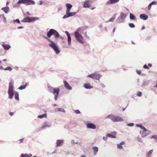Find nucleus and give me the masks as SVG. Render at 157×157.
Wrapping results in <instances>:
<instances>
[{
  "instance_id": "1",
  "label": "nucleus",
  "mask_w": 157,
  "mask_h": 157,
  "mask_svg": "<svg viewBox=\"0 0 157 157\" xmlns=\"http://www.w3.org/2000/svg\"><path fill=\"white\" fill-rule=\"evenodd\" d=\"M83 30L81 28H78L74 33L75 37L79 43L83 44L84 43V39L81 34Z\"/></svg>"
},
{
  "instance_id": "2",
  "label": "nucleus",
  "mask_w": 157,
  "mask_h": 157,
  "mask_svg": "<svg viewBox=\"0 0 157 157\" xmlns=\"http://www.w3.org/2000/svg\"><path fill=\"white\" fill-rule=\"evenodd\" d=\"M52 35H53L56 38H59V33L56 30L53 29H51L47 33V37L44 36H42L48 40V39H50Z\"/></svg>"
},
{
  "instance_id": "3",
  "label": "nucleus",
  "mask_w": 157,
  "mask_h": 157,
  "mask_svg": "<svg viewBox=\"0 0 157 157\" xmlns=\"http://www.w3.org/2000/svg\"><path fill=\"white\" fill-rule=\"evenodd\" d=\"M48 42L49 43V46L52 48L56 54H58L60 52L59 50L57 44L54 41L50 39H48Z\"/></svg>"
},
{
  "instance_id": "4",
  "label": "nucleus",
  "mask_w": 157,
  "mask_h": 157,
  "mask_svg": "<svg viewBox=\"0 0 157 157\" xmlns=\"http://www.w3.org/2000/svg\"><path fill=\"white\" fill-rule=\"evenodd\" d=\"M106 118L109 119L113 122H118L124 121L123 119L121 117L113 114H110L107 116Z\"/></svg>"
},
{
  "instance_id": "5",
  "label": "nucleus",
  "mask_w": 157,
  "mask_h": 157,
  "mask_svg": "<svg viewBox=\"0 0 157 157\" xmlns=\"http://www.w3.org/2000/svg\"><path fill=\"white\" fill-rule=\"evenodd\" d=\"M8 93L9 94L8 98L10 99H12L14 95V91L13 90V84L11 82H10L9 83Z\"/></svg>"
},
{
  "instance_id": "6",
  "label": "nucleus",
  "mask_w": 157,
  "mask_h": 157,
  "mask_svg": "<svg viewBox=\"0 0 157 157\" xmlns=\"http://www.w3.org/2000/svg\"><path fill=\"white\" fill-rule=\"evenodd\" d=\"M102 76L101 75L97 72H95L91 74L88 75L86 77L92 79L99 80Z\"/></svg>"
},
{
  "instance_id": "7",
  "label": "nucleus",
  "mask_w": 157,
  "mask_h": 157,
  "mask_svg": "<svg viewBox=\"0 0 157 157\" xmlns=\"http://www.w3.org/2000/svg\"><path fill=\"white\" fill-rule=\"evenodd\" d=\"M17 4H24L26 6L34 5L35 2L33 0H19L17 2Z\"/></svg>"
},
{
  "instance_id": "8",
  "label": "nucleus",
  "mask_w": 157,
  "mask_h": 157,
  "mask_svg": "<svg viewBox=\"0 0 157 157\" xmlns=\"http://www.w3.org/2000/svg\"><path fill=\"white\" fill-rule=\"evenodd\" d=\"M126 17V13H121L120 15L118 17L116 20L117 22L118 23H121L124 22V20Z\"/></svg>"
},
{
  "instance_id": "9",
  "label": "nucleus",
  "mask_w": 157,
  "mask_h": 157,
  "mask_svg": "<svg viewBox=\"0 0 157 157\" xmlns=\"http://www.w3.org/2000/svg\"><path fill=\"white\" fill-rule=\"evenodd\" d=\"M38 20V18L37 17H27L23 19L21 21L23 22H30L35 21L36 20Z\"/></svg>"
},
{
  "instance_id": "10",
  "label": "nucleus",
  "mask_w": 157,
  "mask_h": 157,
  "mask_svg": "<svg viewBox=\"0 0 157 157\" xmlns=\"http://www.w3.org/2000/svg\"><path fill=\"white\" fill-rule=\"evenodd\" d=\"M66 12V14L64 15L62 17V18L63 19H66L69 17L74 16L76 14V12Z\"/></svg>"
},
{
  "instance_id": "11",
  "label": "nucleus",
  "mask_w": 157,
  "mask_h": 157,
  "mask_svg": "<svg viewBox=\"0 0 157 157\" xmlns=\"http://www.w3.org/2000/svg\"><path fill=\"white\" fill-rule=\"evenodd\" d=\"M92 1L91 0H86L84 2V4L83 6V7L84 8H89L90 7V6L92 4Z\"/></svg>"
},
{
  "instance_id": "12",
  "label": "nucleus",
  "mask_w": 157,
  "mask_h": 157,
  "mask_svg": "<svg viewBox=\"0 0 157 157\" xmlns=\"http://www.w3.org/2000/svg\"><path fill=\"white\" fill-rule=\"evenodd\" d=\"M86 126L87 128L95 129L96 128V125L94 124L91 123L87 124Z\"/></svg>"
},
{
  "instance_id": "13",
  "label": "nucleus",
  "mask_w": 157,
  "mask_h": 157,
  "mask_svg": "<svg viewBox=\"0 0 157 157\" xmlns=\"http://www.w3.org/2000/svg\"><path fill=\"white\" fill-rule=\"evenodd\" d=\"M52 124L51 123L47 122H45L44 123L43 125L41 127V129L46 128H48L51 127Z\"/></svg>"
},
{
  "instance_id": "14",
  "label": "nucleus",
  "mask_w": 157,
  "mask_h": 157,
  "mask_svg": "<svg viewBox=\"0 0 157 157\" xmlns=\"http://www.w3.org/2000/svg\"><path fill=\"white\" fill-rule=\"evenodd\" d=\"M2 46L6 50H8L11 48V46L10 45L6 44L4 42L2 43Z\"/></svg>"
},
{
  "instance_id": "15",
  "label": "nucleus",
  "mask_w": 157,
  "mask_h": 157,
  "mask_svg": "<svg viewBox=\"0 0 157 157\" xmlns=\"http://www.w3.org/2000/svg\"><path fill=\"white\" fill-rule=\"evenodd\" d=\"M63 83L64 84V86L67 89L69 90H72V88L69 85L66 81H63Z\"/></svg>"
},
{
  "instance_id": "16",
  "label": "nucleus",
  "mask_w": 157,
  "mask_h": 157,
  "mask_svg": "<svg viewBox=\"0 0 157 157\" xmlns=\"http://www.w3.org/2000/svg\"><path fill=\"white\" fill-rule=\"evenodd\" d=\"M150 133V131L147 129L146 131H143L141 135V136L142 138H144L146 137Z\"/></svg>"
},
{
  "instance_id": "17",
  "label": "nucleus",
  "mask_w": 157,
  "mask_h": 157,
  "mask_svg": "<svg viewBox=\"0 0 157 157\" xmlns=\"http://www.w3.org/2000/svg\"><path fill=\"white\" fill-rule=\"evenodd\" d=\"M92 149L93 151L94 155H96L98 151V147L96 146H94L92 147Z\"/></svg>"
},
{
  "instance_id": "18",
  "label": "nucleus",
  "mask_w": 157,
  "mask_h": 157,
  "mask_svg": "<svg viewBox=\"0 0 157 157\" xmlns=\"http://www.w3.org/2000/svg\"><path fill=\"white\" fill-rule=\"evenodd\" d=\"M53 90L54 94L55 95L58 96L60 90L59 89V88H53Z\"/></svg>"
},
{
  "instance_id": "19",
  "label": "nucleus",
  "mask_w": 157,
  "mask_h": 157,
  "mask_svg": "<svg viewBox=\"0 0 157 157\" xmlns=\"http://www.w3.org/2000/svg\"><path fill=\"white\" fill-rule=\"evenodd\" d=\"M63 140H57L56 142V147L61 146L63 143Z\"/></svg>"
},
{
  "instance_id": "20",
  "label": "nucleus",
  "mask_w": 157,
  "mask_h": 157,
  "mask_svg": "<svg viewBox=\"0 0 157 157\" xmlns=\"http://www.w3.org/2000/svg\"><path fill=\"white\" fill-rule=\"evenodd\" d=\"M84 87L86 89H92L93 87L91 86L89 83H85L84 85Z\"/></svg>"
},
{
  "instance_id": "21",
  "label": "nucleus",
  "mask_w": 157,
  "mask_h": 157,
  "mask_svg": "<svg viewBox=\"0 0 157 157\" xmlns=\"http://www.w3.org/2000/svg\"><path fill=\"white\" fill-rule=\"evenodd\" d=\"M66 6L67 8L66 12H68L69 11H70L71 9V8L72 6L71 4L69 3H67L66 4Z\"/></svg>"
},
{
  "instance_id": "22",
  "label": "nucleus",
  "mask_w": 157,
  "mask_h": 157,
  "mask_svg": "<svg viewBox=\"0 0 157 157\" xmlns=\"http://www.w3.org/2000/svg\"><path fill=\"white\" fill-rule=\"evenodd\" d=\"M120 0H109L107 2V4H113L114 3H116L119 2Z\"/></svg>"
},
{
  "instance_id": "23",
  "label": "nucleus",
  "mask_w": 157,
  "mask_h": 157,
  "mask_svg": "<svg viewBox=\"0 0 157 157\" xmlns=\"http://www.w3.org/2000/svg\"><path fill=\"white\" fill-rule=\"evenodd\" d=\"M157 4V2L156 1H153L150 3L148 5V9L149 10H150L151 9V7L153 5H155Z\"/></svg>"
},
{
  "instance_id": "24",
  "label": "nucleus",
  "mask_w": 157,
  "mask_h": 157,
  "mask_svg": "<svg viewBox=\"0 0 157 157\" xmlns=\"http://www.w3.org/2000/svg\"><path fill=\"white\" fill-rule=\"evenodd\" d=\"M140 17L141 19L144 20H146L148 18V16L145 14H141L140 15Z\"/></svg>"
},
{
  "instance_id": "25",
  "label": "nucleus",
  "mask_w": 157,
  "mask_h": 157,
  "mask_svg": "<svg viewBox=\"0 0 157 157\" xmlns=\"http://www.w3.org/2000/svg\"><path fill=\"white\" fill-rule=\"evenodd\" d=\"M153 151V149H151L147 152L146 154V157H151Z\"/></svg>"
},
{
  "instance_id": "26",
  "label": "nucleus",
  "mask_w": 157,
  "mask_h": 157,
  "mask_svg": "<svg viewBox=\"0 0 157 157\" xmlns=\"http://www.w3.org/2000/svg\"><path fill=\"white\" fill-rule=\"evenodd\" d=\"M136 126L137 127H140V128L141 129L143 130V131H146L147 129L145 128V127L143 126L141 124H136Z\"/></svg>"
},
{
  "instance_id": "27",
  "label": "nucleus",
  "mask_w": 157,
  "mask_h": 157,
  "mask_svg": "<svg viewBox=\"0 0 157 157\" xmlns=\"http://www.w3.org/2000/svg\"><path fill=\"white\" fill-rule=\"evenodd\" d=\"M2 10H3L5 13H7L9 10V8L8 6L2 8Z\"/></svg>"
},
{
  "instance_id": "28",
  "label": "nucleus",
  "mask_w": 157,
  "mask_h": 157,
  "mask_svg": "<svg viewBox=\"0 0 157 157\" xmlns=\"http://www.w3.org/2000/svg\"><path fill=\"white\" fill-rule=\"evenodd\" d=\"M67 37V41H68V44L69 46H70L71 44V35L68 36Z\"/></svg>"
},
{
  "instance_id": "29",
  "label": "nucleus",
  "mask_w": 157,
  "mask_h": 157,
  "mask_svg": "<svg viewBox=\"0 0 157 157\" xmlns=\"http://www.w3.org/2000/svg\"><path fill=\"white\" fill-rule=\"evenodd\" d=\"M15 98L16 100L17 101L19 100V94L17 92H15Z\"/></svg>"
},
{
  "instance_id": "30",
  "label": "nucleus",
  "mask_w": 157,
  "mask_h": 157,
  "mask_svg": "<svg viewBox=\"0 0 157 157\" xmlns=\"http://www.w3.org/2000/svg\"><path fill=\"white\" fill-rule=\"evenodd\" d=\"M130 19L131 20H135L136 19L135 17L132 13H130Z\"/></svg>"
},
{
  "instance_id": "31",
  "label": "nucleus",
  "mask_w": 157,
  "mask_h": 157,
  "mask_svg": "<svg viewBox=\"0 0 157 157\" xmlns=\"http://www.w3.org/2000/svg\"><path fill=\"white\" fill-rule=\"evenodd\" d=\"M38 117L39 118H42L44 117H46L47 115L46 113H44L38 116Z\"/></svg>"
},
{
  "instance_id": "32",
  "label": "nucleus",
  "mask_w": 157,
  "mask_h": 157,
  "mask_svg": "<svg viewBox=\"0 0 157 157\" xmlns=\"http://www.w3.org/2000/svg\"><path fill=\"white\" fill-rule=\"evenodd\" d=\"M26 86L27 84H26L25 85L20 86L18 89L20 90L24 89L26 88Z\"/></svg>"
},
{
  "instance_id": "33",
  "label": "nucleus",
  "mask_w": 157,
  "mask_h": 157,
  "mask_svg": "<svg viewBox=\"0 0 157 157\" xmlns=\"http://www.w3.org/2000/svg\"><path fill=\"white\" fill-rule=\"evenodd\" d=\"M115 16H114L111 17L109 20L106 21L105 22L107 23L109 22H113L115 19Z\"/></svg>"
},
{
  "instance_id": "34",
  "label": "nucleus",
  "mask_w": 157,
  "mask_h": 157,
  "mask_svg": "<svg viewBox=\"0 0 157 157\" xmlns=\"http://www.w3.org/2000/svg\"><path fill=\"white\" fill-rule=\"evenodd\" d=\"M0 17L2 18L3 21L5 22H6V17H5V16L4 14H1V15H0Z\"/></svg>"
},
{
  "instance_id": "35",
  "label": "nucleus",
  "mask_w": 157,
  "mask_h": 157,
  "mask_svg": "<svg viewBox=\"0 0 157 157\" xmlns=\"http://www.w3.org/2000/svg\"><path fill=\"white\" fill-rule=\"evenodd\" d=\"M3 69L5 71H11L12 70V68L10 67H8L5 68H3Z\"/></svg>"
},
{
  "instance_id": "36",
  "label": "nucleus",
  "mask_w": 157,
  "mask_h": 157,
  "mask_svg": "<svg viewBox=\"0 0 157 157\" xmlns=\"http://www.w3.org/2000/svg\"><path fill=\"white\" fill-rule=\"evenodd\" d=\"M107 137H109L110 138H115V136H113L111 134H108L106 135Z\"/></svg>"
},
{
  "instance_id": "37",
  "label": "nucleus",
  "mask_w": 157,
  "mask_h": 157,
  "mask_svg": "<svg viewBox=\"0 0 157 157\" xmlns=\"http://www.w3.org/2000/svg\"><path fill=\"white\" fill-rule=\"evenodd\" d=\"M58 111L59 112H62L65 113V110L62 108H58L57 109Z\"/></svg>"
},
{
  "instance_id": "38",
  "label": "nucleus",
  "mask_w": 157,
  "mask_h": 157,
  "mask_svg": "<svg viewBox=\"0 0 157 157\" xmlns=\"http://www.w3.org/2000/svg\"><path fill=\"white\" fill-rule=\"evenodd\" d=\"M117 147L118 148L120 149H123V147L122 146V145H121L120 144V143L117 144Z\"/></svg>"
},
{
  "instance_id": "39",
  "label": "nucleus",
  "mask_w": 157,
  "mask_h": 157,
  "mask_svg": "<svg viewBox=\"0 0 157 157\" xmlns=\"http://www.w3.org/2000/svg\"><path fill=\"white\" fill-rule=\"evenodd\" d=\"M137 139L138 141L139 142L142 143L143 140L139 136H138L137 137Z\"/></svg>"
},
{
  "instance_id": "40",
  "label": "nucleus",
  "mask_w": 157,
  "mask_h": 157,
  "mask_svg": "<svg viewBox=\"0 0 157 157\" xmlns=\"http://www.w3.org/2000/svg\"><path fill=\"white\" fill-rule=\"evenodd\" d=\"M13 22H17V23H19L20 22V21L18 19H16V20H14L11 21V23Z\"/></svg>"
},
{
  "instance_id": "41",
  "label": "nucleus",
  "mask_w": 157,
  "mask_h": 157,
  "mask_svg": "<svg viewBox=\"0 0 157 157\" xmlns=\"http://www.w3.org/2000/svg\"><path fill=\"white\" fill-rule=\"evenodd\" d=\"M128 25L131 28H133L135 27L133 23H129Z\"/></svg>"
},
{
  "instance_id": "42",
  "label": "nucleus",
  "mask_w": 157,
  "mask_h": 157,
  "mask_svg": "<svg viewBox=\"0 0 157 157\" xmlns=\"http://www.w3.org/2000/svg\"><path fill=\"white\" fill-rule=\"evenodd\" d=\"M134 124L133 123H129L127 124V125L128 126L132 127L134 126Z\"/></svg>"
},
{
  "instance_id": "43",
  "label": "nucleus",
  "mask_w": 157,
  "mask_h": 157,
  "mask_svg": "<svg viewBox=\"0 0 157 157\" xmlns=\"http://www.w3.org/2000/svg\"><path fill=\"white\" fill-rule=\"evenodd\" d=\"M20 157H27L26 154H21V155Z\"/></svg>"
},
{
  "instance_id": "44",
  "label": "nucleus",
  "mask_w": 157,
  "mask_h": 157,
  "mask_svg": "<svg viewBox=\"0 0 157 157\" xmlns=\"http://www.w3.org/2000/svg\"><path fill=\"white\" fill-rule=\"evenodd\" d=\"M74 112L76 114H79L80 113L79 110H76L74 111Z\"/></svg>"
},
{
  "instance_id": "45",
  "label": "nucleus",
  "mask_w": 157,
  "mask_h": 157,
  "mask_svg": "<svg viewBox=\"0 0 157 157\" xmlns=\"http://www.w3.org/2000/svg\"><path fill=\"white\" fill-rule=\"evenodd\" d=\"M142 95V93L140 92H138L137 93V95L139 97L141 96Z\"/></svg>"
},
{
  "instance_id": "46",
  "label": "nucleus",
  "mask_w": 157,
  "mask_h": 157,
  "mask_svg": "<svg viewBox=\"0 0 157 157\" xmlns=\"http://www.w3.org/2000/svg\"><path fill=\"white\" fill-rule=\"evenodd\" d=\"M151 138H154L155 139H157V135H154L152 136L151 137Z\"/></svg>"
},
{
  "instance_id": "47",
  "label": "nucleus",
  "mask_w": 157,
  "mask_h": 157,
  "mask_svg": "<svg viewBox=\"0 0 157 157\" xmlns=\"http://www.w3.org/2000/svg\"><path fill=\"white\" fill-rule=\"evenodd\" d=\"M143 67L145 69H149V67L147 66V65L146 64H145L143 66Z\"/></svg>"
},
{
  "instance_id": "48",
  "label": "nucleus",
  "mask_w": 157,
  "mask_h": 157,
  "mask_svg": "<svg viewBox=\"0 0 157 157\" xmlns=\"http://www.w3.org/2000/svg\"><path fill=\"white\" fill-rule=\"evenodd\" d=\"M136 72L138 74L140 75L141 73V71L140 70H136Z\"/></svg>"
},
{
  "instance_id": "49",
  "label": "nucleus",
  "mask_w": 157,
  "mask_h": 157,
  "mask_svg": "<svg viewBox=\"0 0 157 157\" xmlns=\"http://www.w3.org/2000/svg\"><path fill=\"white\" fill-rule=\"evenodd\" d=\"M100 85L102 88H104L105 87V85L102 83L100 84Z\"/></svg>"
},
{
  "instance_id": "50",
  "label": "nucleus",
  "mask_w": 157,
  "mask_h": 157,
  "mask_svg": "<svg viewBox=\"0 0 157 157\" xmlns=\"http://www.w3.org/2000/svg\"><path fill=\"white\" fill-rule=\"evenodd\" d=\"M27 156V157H31L32 156V155L31 154H26Z\"/></svg>"
},
{
  "instance_id": "51",
  "label": "nucleus",
  "mask_w": 157,
  "mask_h": 157,
  "mask_svg": "<svg viewBox=\"0 0 157 157\" xmlns=\"http://www.w3.org/2000/svg\"><path fill=\"white\" fill-rule=\"evenodd\" d=\"M65 33L67 35V36H69L70 35V34L67 31H66L65 32Z\"/></svg>"
},
{
  "instance_id": "52",
  "label": "nucleus",
  "mask_w": 157,
  "mask_h": 157,
  "mask_svg": "<svg viewBox=\"0 0 157 157\" xmlns=\"http://www.w3.org/2000/svg\"><path fill=\"white\" fill-rule=\"evenodd\" d=\"M103 25L102 24H100L99 25V27L100 28H101L102 27Z\"/></svg>"
},
{
  "instance_id": "53",
  "label": "nucleus",
  "mask_w": 157,
  "mask_h": 157,
  "mask_svg": "<svg viewBox=\"0 0 157 157\" xmlns=\"http://www.w3.org/2000/svg\"><path fill=\"white\" fill-rule=\"evenodd\" d=\"M1 63V62L0 61V64ZM0 69H3V67L1 65H0Z\"/></svg>"
},
{
  "instance_id": "54",
  "label": "nucleus",
  "mask_w": 157,
  "mask_h": 157,
  "mask_svg": "<svg viewBox=\"0 0 157 157\" xmlns=\"http://www.w3.org/2000/svg\"><path fill=\"white\" fill-rule=\"evenodd\" d=\"M124 144V141H122L120 143V144L122 145H123Z\"/></svg>"
},
{
  "instance_id": "55",
  "label": "nucleus",
  "mask_w": 157,
  "mask_h": 157,
  "mask_svg": "<svg viewBox=\"0 0 157 157\" xmlns=\"http://www.w3.org/2000/svg\"><path fill=\"white\" fill-rule=\"evenodd\" d=\"M103 139L105 140V141L107 139V137H105L104 136L103 137Z\"/></svg>"
},
{
  "instance_id": "56",
  "label": "nucleus",
  "mask_w": 157,
  "mask_h": 157,
  "mask_svg": "<svg viewBox=\"0 0 157 157\" xmlns=\"http://www.w3.org/2000/svg\"><path fill=\"white\" fill-rule=\"evenodd\" d=\"M43 4V2L42 1H40L39 2V4L40 5H42Z\"/></svg>"
},
{
  "instance_id": "57",
  "label": "nucleus",
  "mask_w": 157,
  "mask_h": 157,
  "mask_svg": "<svg viewBox=\"0 0 157 157\" xmlns=\"http://www.w3.org/2000/svg\"><path fill=\"white\" fill-rule=\"evenodd\" d=\"M23 139H21L19 140V141L20 142L19 143H21L23 141Z\"/></svg>"
},
{
  "instance_id": "58",
  "label": "nucleus",
  "mask_w": 157,
  "mask_h": 157,
  "mask_svg": "<svg viewBox=\"0 0 157 157\" xmlns=\"http://www.w3.org/2000/svg\"><path fill=\"white\" fill-rule=\"evenodd\" d=\"M13 113H12V112H10L9 113V114L11 116H12L13 115Z\"/></svg>"
},
{
  "instance_id": "59",
  "label": "nucleus",
  "mask_w": 157,
  "mask_h": 157,
  "mask_svg": "<svg viewBox=\"0 0 157 157\" xmlns=\"http://www.w3.org/2000/svg\"><path fill=\"white\" fill-rule=\"evenodd\" d=\"M58 96L55 95V99L56 101L57 100V97Z\"/></svg>"
},
{
  "instance_id": "60",
  "label": "nucleus",
  "mask_w": 157,
  "mask_h": 157,
  "mask_svg": "<svg viewBox=\"0 0 157 157\" xmlns=\"http://www.w3.org/2000/svg\"><path fill=\"white\" fill-rule=\"evenodd\" d=\"M148 66L149 67H152V65L151 64H148Z\"/></svg>"
},
{
  "instance_id": "61",
  "label": "nucleus",
  "mask_w": 157,
  "mask_h": 157,
  "mask_svg": "<svg viewBox=\"0 0 157 157\" xmlns=\"http://www.w3.org/2000/svg\"><path fill=\"white\" fill-rule=\"evenodd\" d=\"M23 27H19L17 28V29H23Z\"/></svg>"
},
{
  "instance_id": "62",
  "label": "nucleus",
  "mask_w": 157,
  "mask_h": 157,
  "mask_svg": "<svg viewBox=\"0 0 157 157\" xmlns=\"http://www.w3.org/2000/svg\"><path fill=\"white\" fill-rule=\"evenodd\" d=\"M145 28V27H144V26H142V28H141V29L142 30H143V29H144Z\"/></svg>"
},
{
  "instance_id": "63",
  "label": "nucleus",
  "mask_w": 157,
  "mask_h": 157,
  "mask_svg": "<svg viewBox=\"0 0 157 157\" xmlns=\"http://www.w3.org/2000/svg\"><path fill=\"white\" fill-rule=\"evenodd\" d=\"M115 28H114L113 29V33H114V32H115Z\"/></svg>"
},
{
  "instance_id": "64",
  "label": "nucleus",
  "mask_w": 157,
  "mask_h": 157,
  "mask_svg": "<svg viewBox=\"0 0 157 157\" xmlns=\"http://www.w3.org/2000/svg\"><path fill=\"white\" fill-rule=\"evenodd\" d=\"M26 13L28 15H30V14L28 12H26Z\"/></svg>"
}]
</instances>
